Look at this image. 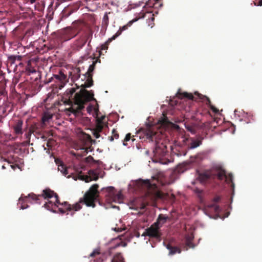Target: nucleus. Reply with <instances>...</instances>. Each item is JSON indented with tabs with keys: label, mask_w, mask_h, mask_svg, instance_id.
Wrapping results in <instances>:
<instances>
[{
	"label": "nucleus",
	"mask_w": 262,
	"mask_h": 262,
	"mask_svg": "<svg viewBox=\"0 0 262 262\" xmlns=\"http://www.w3.org/2000/svg\"><path fill=\"white\" fill-rule=\"evenodd\" d=\"M100 62V60L97 58L95 61L89 66L88 71L83 75V79L85 80L80 84H76L77 88H82L78 93H76L74 98L73 95L76 91V89L72 88L67 90L62 96V101L66 104L71 105L70 111L72 113H79L84 107V105L92 100H95L94 98L93 92L91 90L88 91L85 89L86 88H90L93 85V72L95 68L96 63Z\"/></svg>",
	"instance_id": "nucleus-1"
},
{
	"label": "nucleus",
	"mask_w": 262,
	"mask_h": 262,
	"mask_svg": "<svg viewBox=\"0 0 262 262\" xmlns=\"http://www.w3.org/2000/svg\"><path fill=\"white\" fill-rule=\"evenodd\" d=\"M99 185L97 184L93 185L89 190L84 194L83 198H81L79 201L71 205L67 202H64L62 203H56L53 204L52 201H49L44 204V207L49 210H53L56 207L58 208L59 212L63 214L67 211H77L81 208V203H84L86 206L95 207V203L99 202V191H98Z\"/></svg>",
	"instance_id": "nucleus-2"
},
{
	"label": "nucleus",
	"mask_w": 262,
	"mask_h": 262,
	"mask_svg": "<svg viewBox=\"0 0 262 262\" xmlns=\"http://www.w3.org/2000/svg\"><path fill=\"white\" fill-rule=\"evenodd\" d=\"M137 136L144 141L148 140L150 141H155V147L154 149L155 156L156 157H163L167 152V147L163 143L159 142L157 140L160 134L155 130V127L151 126H146L144 128H141L137 133Z\"/></svg>",
	"instance_id": "nucleus-3"
},
{
	"label": "nucleus",
	"mask_w": 262,
	"mask_h": 262,
	"mask_svg": "<svg viewBox=\"0 0 262 262\" xmlns=\"http://www.w3.org/2000/svg\"><path fill=\"white\" fill-rule=\"evenodd\" d=\"M31 198L32 200L35 201L36 203L40 204L39 202L40 198H43L45 199H49L51 198H54V200L52 201L53 204L54 203H59V197L56 193H55L53 190H51L50 188H46L42 191V192L41 194L36 195L33 193L29 194L28 196H25L24 198L21 196L19 199V203H21V205L20 207V209H25L27 208L28 206L23 205V204L25 202V200L27 198Z\"/></svg>",
	"instance_id": "nucleus-4"
},
{
	"label": "nucleus",
	"mask_w": 262,
	"mask_h": 262,
	"mask_svg": "<svg viewBox=\"0 0 262 262\" xmlns=\"http://www.w3.org/2000/svg\"><path fill=\"white\" fill-rule=\"evenodd\" d=\"M102 191L104 193L105 201L108 203L113 202L121 203L123 201V195L121 192H117L112 186L103 188Z\"/></svg>",
	"instance_id": "nucleus-5"
},
{
	"label": "nucleus",
	"mask_w": 262,
	"mask_h": 262,
	"mask_svg": "<svg viewBox=\"0 0 262 262\" xmlns=\"http://www.w3.org/2000/svg\"><path fill=\"white\" fill-rule=\"evenodd\" d=\"M195 95H197V98H195L192 94L188 93L187 92L182 93L180 91L177 93V97L180 99L183 98H188L189 100H197L198 98L202 100L203 101H206V104L210 107L212 111L215 113L219 112V110L215 108L214 106L211 104V102L209 98L205 96L199 94L198 93H195Z\"/></svg>",
	"instance_id": "nucleus-6"
},
{
	"label": "nucleus",
	"mask_w": 262,
	"mask_h": 262,
	"mask_svg": "<svg viewBox=\"0 0 262 262\" xmlns=\"http://www.w3.org/2000/svg\"><path fill=\"white\" fill-rule=\"evenodd\" d=\"M80 140L81 144L78 145L75 149L82 150L81 154L85 155L88 153L89 149L91 147L90 145L92 141L91 137L87 134L82 133L80 137Z\"/></svg>",
	"instance_id": "nucleus-7"
},
{
	"label": "nucleus",
	"mask_w": 262,
	"mask_h": 262,
	"mask_svg": "<svg viewBox=\"0 0 262 262\" xmlns=\"http://www.w3.org/2000/svg\"><path fill=\"white\" fill-rule=\"evenodd\" d=\"M143 186L147 189L146 196L151 200H154L160 197V193L156 190L157 186L155 184H151L149 180L144 181Z\"/></svg>",
	"instance_id": "nucleus-8"
},
{
	"label": "nucleus",
	"mask_w": 262,
	"mask_h": 262,
	"mask_svg": "<svg viewBox=\"0 0 262 262\" xmlns=\"http://www.w3.org/2000/svg\"><path fill=\"white\" fill-rule=\"evenodd\" d=\"M76 172L77 173V178L84 181L85 182H89L92 180L96 181L99 178L98 174L93 169L89 171V176L82 174L81 170L78 168L76 169Z\"/></svg>",
	"instance_id": "nucleus-9"
},
{
	"label": "nucleus",
	"mask_w": 262,
	"mask_h": 262,
	"mask_svg": "<svg viewBox=\"0 0 262 262\" xmlns=\"http://www.w3.org/2000/svg\"><path fill=\"white\" fill-rule=\"evenodd\" d=\"M198 179L202 184H206L215 179V176L210 170L199 172Z\"/></svg>",
	"instance_id": "nucleus-10"
},
{
	"label": "nucleus",
	"mask_w": 262,
	"mask_h": 262,
	"mask_svg": "<svg viewBox=\"0 0 262 262\" xmlns=\"http://www.w3.org/2000/svg\"><path fill=\"white\" fill-rule=\"evenodd\" d=\"M215 178H217L219 180L225 179L226 182L228 184H231L232 189H234V184L233 182V176L231 173L226 174V171L224 169H221L216 174H214Z\"/></svg>",
	"instance_id": "nucleus-11"
},
{
	"label": "nucleus",
	"mask_w": 262,
	"mask_h": 262,
	"mask_svg": "<svg viewBox=\"0 0 262 262\" xmlns=\"http://www.w3.org/2000/svg\"><path fill=\"white\" fill-rule=\"evenodd\" d=\"M159 229L160 227L158 226H155V223H154L149 228L145 230L143 235L148 236L150 237L159 238L161 236Z\"/></svg>",
	"instance_id": "nucleus-12"
},
{
	"label": "nucleus",
	"mask_w": 262,
	"mask_h": 262,
	"mask_svg": "<svg viewBox=\"0 0 262 262\" xmlns=\"http://www.w3.org/2000/svg\"><path fill=\"white\" fill-rule=\"evenodd\" d=\"M59 34L60 38L63 41L69 40L77 35L75 30L71 28H67L62 30Z\"/></svg>",
	"instance_id": "nucleus-13"
},
{
	"label": "nucleus",
	"mask_w": 262,
	"mask_h": 262,
	"mask_svg": "<svg viewBox=\"0 0 262 262\" xmlns=\"http://www.w3.org/2000/svg\"><path fill=\"white\" fill-rule=\"evenodd\" d=\"M144 17L148 18L147 19L148 20V25L151 26V27H152L153 25H154L153 23L155 20L154 14H152L151 12L148 11L145 12L144 11H142L139 14L138 18H142Z\"/></svg>",
	"instance_id": "nucleus-14"
},
{
	"label": "nucleus",
	"mask_w": 262,
	"mask_h": 262,
	"mask_svg": "<svg viewBox=\"0 0 262 262\" xmlns=\"http://www.w3.org/2000/svg\"><path fill=\"white\" fill-rule=\"evenodd\" d=\"M23 121L21 120H18L15 123V124L13 126V129L14 130V133L17 135H22L23 133Z\"/></svg>",
	"instance_id": "nucleus-15"
},
{
	"label": "nucleus",
	"mask_w": 262,
	"mask_h": 262,
	"mask_svg": "<svg viewBox=\"0 0 262 262\" xmlns=\"http://www.w3.org/2000/svg\"><path fill=\"white\" fill-rule=\"evenodd\" d=\"M168 219L169 218L168 216L163 214H160L156 222L154 223L155 226H158L160 228L166 222Z\"/></svg>",
	"instance_id": "nucleus-16"
},
{
	"label": "nucleus",
	"mask_w": 262,
	"mask_h": 262,
	"mask_svg": "<svg viewBox=\"0 0 262 262\" xmlns=\"http://www.w3.org/2000/svg\"><path fill=\"white\" fill-rule=\"evenodd\" d=\"M162 5L163 4L161 3V0H148L146 4V6L147 7L155 8L161 7Z\"/></svg>",
	"instance_id": "nucleus-17"
},
{
	"label": "nucleus",
	"mask_w": 262,
	"mask_h": 262,
	"mask_svg": "<svg viewBox=\"0 0 262 262\" xmlns=\"http://www.w3.org/2000/svg\"><path fill=\"white\" fill-rule=\"evenodd\" d=\"M221 200V197L220 196H215L213 199V203L211 204L208 206L209 208H213L215 212H219L220 208L219 205L215 204L216 203L219 202Z\"/></svg>",
	"instance_id": "nucleus-18"
},
{
	"label": "nucleus",
	"mask_w": 262,
	"mask_h": 262,
	"mask_svg": "<svg viewBox=\"0 0 262 262\" xmlns=\"http://www.w3.org/2000/svg\"><path fill=\"white\" fill-rule=\"evenodd\" d=\"M166 248L169 250V255H173L176 253H180L181 252V250L178 247L172 246L170 244H168L166 245Z\"/></svg>",
	"instance_id": "nucleus-19"
},
{
	"label": "nucleus",
	"mask_w": 262,
	"mask_h": 262,
	"mask_svg": "<svg viewBox=\"0 0 262 262\" xmlns=\"http://www.w3.org/2000/svg\"><path fill=\"white\" fill-rule=\"evenodd\" d=\"M111 14L110 12H106L103 16L102 20V28H103L105 30H106L108 25L109 24V17L108 14Z\"/></svg>",
	"instance_id": "nucleus-20"
},
{
	"label": "nucleus",
	"mask_w": 262,
	"mask_h": 262,
	"mask_svg": "<svg viewBox=\"0 0 262 262\" xmlns=\"http://www.w3.org/2000/svg\"><path fill=\"white\" fill-rule=\"evenodd\" d=\"M127 29V25L124 26L120 28L119 30L115 33V34H114L112 37L108 39V40L107 41V43H110L113 40L115 39L117 37L121 35L123 31H124Z\"/></svg>",
	"instance_id": "nucleus-21"
},
{
	"label": "nucleus",
	"mask_w": 262,
	"mask_h": 262,
	"mask_svg": "<svg viewBox=\"0 0 262 262\" xmlns=\"http://www.w3.org/2000/svg\"><path fill=\"white\" fill-rule=\"evenodd\" d=\"M72 79L73 80H78L80 77V69L79 68H75L71 72Z\"/></svg>",
	"instance_id": "nucleus-22"
},
{
	"label": "nucleus",
	"mask_w": 262,
	"mask_h": 262,
	"mask_svg": "<svg viewBox=\"0 0 262 262\" xmlns=\"http://www.w3.org/2000/svg\"><path fill=\"white\" fill-rule=\"evenodd\" d=\"M94 109V112H95V115H96V122H100V123L105 124L103 121V120L104 119L105 116H102L100 117H99V111L98 108L95 107Z\"/></svg>",
	"instance_id": "nucleus-23"
},
{
	"label": "nucleus",
	"mask_w": 262,
	"mask_h": 262,
	"mask_svg": "<svg viewBox=\"0 0 262 262\" xmlns=\"http://www.w3.org/2000/svg\"><path fill=\"white\" fill-rule=\"evenodd\" d=\"M26 73L27 75L36 73V69L31 66V61H29L26 68Z\"/></svg>",
	"instance_id": "nucleus-24"
},
{
	"label": "nucleus",
	"mask_w": 262,
	"mask_h": 262,
	"mask_svg": "<svg viewBox=\"0 0 262 262\" xmlns=\"http://www.w3.org/2000/svg\"><path fill=\"white\" fill-rule=\"evenodd\" d=\"M111 262H125L124 258L120 253L116 254L113 258L112 259Z\"/></svg>",
	"instance_id": "nucleus-25"
},
{
	"label": "nucleus",
	"mask_w": 262,
	"mask_h": 262,
	"mask_svg": "<svg viewBox=\"0 0 262 262\" xmlns=\"http://www.w3.org/2000/svg\"><path fill=\"white\" fill-rule=\"evenodd\" d=\"M193 237L191 235H188L186 237V245L189 248H193L194 247V245L192 243Z\"/></svg>",
	"instance_id": "nucleus-26"
},
{
	"label": "nucleus",
	"mask_w": 262,
	"mask_h": 262,
	"mask_svg": "<svg viewBox=\"0 0 262 262\" xmlns=\"http://www.w3.org/2000/svg\"><path fill=\"white\" fill-rule=\"evenodd\" d=\"M185 127L187 130L192 134H194L196 131V127L194 124H185Z\"/></svg>",
	"instance_id": "nucleus-27"
},
{
	"label": "nucleus",
	"mask_w": 262,
	"mask_h": 262,
	"mask_svg": "<svg viewBox=\"0 0 262 262\" xmlns=\"http://www.w3.org/2000/svg\"><path fill=\"white\" fill-rule=\"evenodd\" d=\"M104 126L107 127V124H103V123H100V122H96V127L94 129V130L101 133L102 131Z\"/></svg>",
	"instance_id": "nucleus-28"
},
{
	"label": "nucleus",
	"mask_w": 262,
	"mask_h": 262,
	"mask_svg": "<svg viewBox=\"0 0 262 262\" xmlns=\"http://www.w3.org/2000/svg\"><path fill=\"white\" fill-rule=\"evenodd\" d=\"M58 169L65 176L69 173V169L62 164L58 166Z\"/></svg>",
	"instance_id": "nucleus-29"
},
{
	"label": "nucleus",
	"mask_w": 262,
	"mask_h": 262,
	"mask_svg": "<svg viewBox=\"0 0 262 262\" xmlns=\"http://www.w3.org/2000/svg\"><path fill=\"white\" fill-rule=\"evenodd\" d=\"M59 82L61 83L60 87H63V85L65 84L67 76L64 75L62 72H60L59 73Z\"/></svg>",
	"instance_id": "nucleus-30"
},
{
	"label": "nucleus",
	"mask_w": 262,
	"mask_h": 262,
	"mask_svg": "<svg viewBox=\"0 0 262 262\" xmlns=\"http://www.w3.org/2000/svg\"><path fill=\"white\" fill-rule=\"evenodd\" d=\"M14 55H12L9 57L7 62L8 64L10 65V66L12 67L13 65L15 68L17 67V64L16 63V59L15 58Z\"/></svg>",
	"instance_id": "nucleus-31"
},
{
	"label": "nucleus",
	"mask_w": 262,
	"mask_h": 262,
	"mask_svg": "<svg viewBox=\"0 0 262 262\" xmlns=\"http://www.w3.org/2000/svg\"><path fill=\"white\" fill-rule=\"evenodd\" d=\"M202 143L201 141L200 140H192L190 144L189 148L190 149L195 148L198 146H199Z\"/></svg>",
	"instance_id": "nucleus-32"
},
{
	"label": "nucleus",
	"mask_w": 262,
	"mask_h": 262,
	"mask_svg": "<svg viewBox=\"0 0 262 262\" xmlns=\"http://www.w3.org/2000/svg\"><path fill=\"white\" fill-rule=\"evenodd\" d=\"M86 40L85 39H80L77 40L76 45L78 49H81L86 43Z\"/></svg>",
	"instance_id": "nucleus-33"
},
{
	"label": "nucleus",
	"mask_w": 262,
	"mask_h": 262,
	"mask_svg": "<svg viewBox=\"0 0 262 262\" xmlns=\"http://www.w3.org/2000/svg\"><path fill=\"white\" fill-rule=\"evenodd\" d=\"M53 115L49 113H45L42 118V121L43 123L48 122L50 119H52Z\"/></svg>",
	"instance_id": "nucleus-34"
},
{
	"label": "nucleus",
	"mask_w": 262,
	"mask_h": 262,
	"mask_svg": "<svg viewBox=\"0 0 262 262\" xmlns=\"http://www.w3.org/2000/svg\"><path fill=\"white\" fill-rule=\"evenodd\" d=\"M112 134L113 135L112 136L108 137L111 141H114V139H117L119 138V134L117 133L116 129H113Z\"/></svg>",
	"instance_id": "nucleus-35"
},
{
	"label": "nucleus",
	"mask_w": 262,
	"mask_h": 262,
	"mask_svg": "<svg viewBox=\"0 0 262 262\" xmlns=\"http://www.w3.org/2000/svg\"><path fill=\"white\" fill-rule=\"evenodd\" d=\"M85 161L87 163H91L93 162L95 164H99L101 162L99 160H95L93 157L91 156H89L88 157H86L85 159Z\"/></svg>",
	"instance_id": "nucleus-36"
},
{
	"label": "nucleus",
	"mask_w": 262,
	"mask_h": 262,
	"mask_svg": "<svg viewBox=\"0 0 262 262\" xmlns=\"http://www.w3.org/2000/svg\"><path fill=\"white\" fill-rule=\"evenodd\" d=\"M131 137H132V135H131L130 133H128L127 134H126V135L123 140V145H127L125 142L129 141L130 139H131Z\"/></svg>",
	"instance_id": "nucleus-37"
},
{
	"label": "nucleus",
	"mask_w": 262,
	"mask_h": 262,
	"mask_svg": "<svg viewBox=\"0 0 262 262\" xmlns=\"http://www.w3.org/2000/svg\"><path fill=\"white\" fill-rule=\"evenodd\" d=\"M35 9L38 11H42L43 9V7L41 6L39 3L36 4L35 5Z\"/></svg>",
	"instance_id": "nucleus-38"
},
{
	"label": "nucleus",
	"mask_w": 262,
	"mask_h": 262,
	"mask_svg": "<svg viewBox=\"0 0 262 262\" xmlns=\"http://www.w3.org/2000/svg\"><path fill=\"white\" fill-rule=\"evenodd\" d=\"M33 133V130L30 128L29 130V132L25 134L26 138L28 140H30L31 134Z\"/></svg>",
	"instance_id": "nucleus-39"
},
{
	"label": "nucleus",
	"mask_w": 262,
	"mask_h": 262,
	"mask_svg": "<svg viewBox=\"0 0 262 262\" xmlns=\"http://www.w3.org/2000/svg\"><path fill=\"white\" fill-rule=\"evenodd\" d=\"M100 254L99 250L96 249L93 251L92 253H91L90 256L93 257L95 256L96 255H99Z\"/></svg>",
	"instance_id": "nucleus-40"
},
{
	"label": "nucleus",
	"mask_w": 262,
	"mask_h": 262,
	"mask_svg": "<svg viewBox=\"0 0 262 262\" xmlns=\"http://www.w3.org/2000/svg\"><path fill=\"white\" fill-rule=\"evenodd\" d=\"M100 132H98L93 129V134L94 136L97 139L99 138L100 137Z\"/></svg>",
	"instance_id": "nucleus-41"
},
{
	"label": "nucleus",
	"mask_w": 262,
	"mask_h": 262,
	"mask_svg": "<svg viewBox=\"0 0 262 262\" xmlns=\"http://www.w3.org/2000/svg\"><path fill=\"white\" fill-rule=\"evenodd\" d=\"M194 191L199 195H200L202 193V190L198 188H195Z\"/></svg>",
	"instance_id": "nucleus-42"
},
{
	"label": "nucleus",
	"mask_w": 262,
	"mask_h": 262,
	"mask_svg": "<svg viewBox=\"0 0 262 262\" xmlns=\"http://www.w3.org/2000/svg\"><path fill=\"white\" fill-rule=\"evenodd\" d=\"M159 122L162 125H165L167 123V119H162V120H159Z\"/></svg>",
	"instance_id": "nucleus-43"
},
{
	"label": "nucleus",
	"mask_w": 262,
	"mask_h": 262,
	"mask_svg": "<svg viewBox=\"0 0 262 262\" xmlns=\"http://www.w3.org/2000/svg\"><path fill=\"white\" fill-rule=\"evenodd\" d=\"M14 57H15V59L16 61H20L21 60V56H19V55H17V56H15L14 55Z\"/></svg>",
	"instance_id": "nucleus-44"
},
{
	"label": "nucleus",
	"mask_w": 262,
	"mask_h": 262,
	"mask_svg": "<svg viewBox=\"0 0 262 262\" xmlns=\"http://www.w3.org/2000/svg\"><path fill=\"white\" fill-rule=\"evenodd\" d=\"M93 108V106L92 105H89L87 108V111L88 113H90L91 111H92V110Z\"/></svg>",
	"instance_id": "nucleus-45"
},
{
	"label": "nucleus",
	"mask_w": 262,
	"mask_h": 262,
	"mask_svg": "<svg viewBox=\"0 0 262 262\" xmlns=\"http://www.w3.org/2000/svg\"><path fill=\"white\" fill-rule=\"evenodd\" d=\"M54 77L55 78V79L58 81H59V74H57V75H54Z\"/></svg>",
	"instance_id": "nucleus-46"
},
{
	"label": "nucleus",
	"mask_w": 262,
	"mask_h": 262,
	"mask_svg": "<svg viewBox=\"0 0 262 262\" xmlns=\"http://www.w3.org/2000/svg\"><path fill=\"white\" fill-rule=\"evenodd\" d=\"M36 0H28L30 4H33L36 2Z\"/></svg>",
	"instance_id": "nucleus-47"
},
{
	"label": "nucleus",
	"mask_w": 262,
	"mask_h": 262,
	"mask_svg": "<svg viewBox=\"0 0 262 262\" xmlns=\"http://www.w3.org/2000/svg\"><path fill=\"white\" fill-rule=\"evenodd\" d=\"M257 5L260 6H262V0H260L258 2Z\"/></svg>",
	"instance_id": "nucleus-48"
},
{
	"label": "nucleus",
	"mask_w": 262,
	"mask_h": 262,
	"mask_svg": "<svg viewBox=\"0 0 262 262\" xmlns=\"http://www.w3.org/2000/svg\"><path fill=\"white\" fill-rule=\"evenodd\" d=\"M102 50H104V49H105V47H104V46H103L102 47Z\"/></svg>",
	"instance_id": "nucleus-49"
},
{
	"label": "nucleus",
	"mask_w": 262,
	"mask_h": 262,
	"mask_svg": "<svg viewBox=\"0 0 262 262\" xmlns=\"http://www.w3.org/2000/svg\"><path fill=\"white\" fill-rule=\"evenodd\" d=\"M250 122H251V121H250V120H249V121H247V123H250Z\"/></svg>",
	"instance_id": "nucleus-50"
},
{
	"label": "nucleus",
	"mask_w": 262,
	"mask_h": 262,
	"mask_svg": "<svg viewBox=\"0 0 262 262\" xmlns=\"http://www.w3.org/2000/svg\"><path fill=\"white\" fill-rule=\"evenodd\" d=\"M252 118H253V116H251V119H252V120H253V119Z\"/></svg>",
	"instance_id": "nucleus-51"
}]
</instances>
